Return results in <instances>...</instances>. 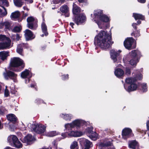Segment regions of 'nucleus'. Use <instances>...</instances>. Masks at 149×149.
Listing matches in <instances>:
<instances>
[{"mask_svg": "<svg viewBox=\"0 0 149 149\" xmlns=\"http://www.w3.org/2000/svg\"><path fill=\"white\" fill-rule=\"evenodd\" d=\"M60 10L62 13H65V17H68L69 16V8L67 6L63 5L60 8Z\"/></svg>", "mask_w": 149, "mask_h": 149, "instance_id": "6ab92c4d", "label": "nucleus"}, {"mask_svg": "<svg viewBox=\"0 0 149 149\" xmlns=\"http://www.w3.org/2000/svg\"><path fill=\"white\" fill-rule=\"evenodd\" d=\"M136 77L135 79L133 78H127L125 79V82L127 84H130L134 83L137 80H140L142 78V75L141 74H138L136 76Z\"/></svg>", "mask_w": 149, "mask_h": 149, "instance_id": "4468645a", "label": "nucleus"}, {"mask_svg": "<svg viewBox=\"0 0 149 149\" xmlns=\"http://www.w3.org/2000/svg\"><path fill=\"white\" fill-rule=\"evenodd\" d=\"M13 37H14V38H13V39H16V40L17 41L19 40L21 37V36H20L19 35L17 34H16V35L13 36Z\"/></svg>", "mask_w": 149, "mask_h": 149, "instance_id": "49530a36", "label": "nucleus"}, {"mask_svg": "<svg viewBox=\"0 0 149 149\" xmlns=\"http://www.w3.org/2000/svg\"><path fill=\"white\" fill-rule=\"evenodd\" d=\"M109 33L101 31L95 37L94 44L96 46H99L101 48L106 49L108 48L113 43L111 41V31Z\"/></svg>", "mask_w": 149, "mask_h": 149, "instance_id": "f257e3e1", "label": "nucleus"}, {"mask_svg": "<svg viewBox=\"0 0 149 149\" xmlns=\"http://www.w3.org/2000/svg\"><path fill=\"white\" fill-rule=\"evenodd\" d=\"M35 102L37 104H40L41 103H43L44 102L42 100L37 98L35 100Z\"/></svg>", "mask_w": 149, "mask_h": 149, "instance_id": "a19ab883", "label": "nucleus"}, {"mask_svg": "<svg viewBox=\"0 0 149 149\" xmlns=\"http://www.w3.org/2000/svg\"><path fill=\"white\" fill-rule=\"evenodd\" d=\"M35 140V138L31 134H29L25 136L22 140V142L27 144L31 143Z\"/></svg>", "mask_w": 149, "mask_h": 149, "instance_id": "ddd939ff", "label": "nucleus"}, {"mask_svg": "<svg viewBox=\"0 0 149 149\" xmlns=\"http://www.w3.org/2000/svg\"><path fill=\"white\" fill-rule=\"evenodd\" d=\"M29 15V13H25L23 15V18H25L26 17L28 16Z\"/></svg>", "mask_w": 149, "mask_h": 149, "instance_id": "864d4df0", "label": "nucleus"}, {"mask_svg": "<svg viewBox=\"0 0 149 149\" xmlns=\"http://www.w3.org/2000/svg\"><path fill=\"white\" fill-rule=\"evenodd\" d=\"M136 25V23H133L132 24V26L133 27V28L135 29V30L137 29Z\"/></svg>", "mask_w": 149, "mask_h": 149, "instance_id": "5fc2aeb1", "label": "nucleus"}, {"mask_svg": "<svg viewBox=\"0 0 149 149\" xmlns=\"http://www.w3.org/2000/svg\"><path fill=\"white\" fill-rule=\"evenodd\" d=\"M6 110L3 107H0V115H3L5 113Z\"/></svg>", "mask_w": 149, "mask_h": 149, "instance_id": "79ce46f5", "label": "nucleus"}, {"mask_svg": "<svg viewBox=\"0 0 149 149\" xmlns=\"http://www.w3.org/2000/svg\"><path fill=\"white\" fill-rule=\"evenodd\" d=\"M93 140H95L97 137V134L95 132H93L91 134H90L89 136Z\"/></svg>", "mask_w": 149, "mask_h": 149, "instance_id": "4c0bfd02", "label": "nucleus"}, {"mask_svg": "<svg viewBox=\"0 0 149 149\" xmlns=\"http://www.w3.org/2000/svg\"><path fill=\"white\" fill-rule=\"evenodd\" d=\"M41 29L42 32L45 34V36H47L48 33L47 31V28L45 22H43L41 24Z\"/></svg>", "mask_w": 149, "mask_h": 149, "instance_id": "cd10ccee", "label": "nucleus"}, {"mask_svg": "<svg viewBox=\"0 0 149 149\" xmlns=\"http://www.w3.org/2000/svg\"><path fill=\"white\" fill-rule=\"evenodd\" d=\"M129 147L133 149H135L136 147L138 146L137 142L135 141H131L129 144Z\"/></svg>", "mask_w": 149, "mask_h": 149, "instance_id": "7c9ffc66", "label": "nucleus"}, {"mask_svg": "<svg viewBox=\"0 0 149 149\" xmlns=\"http://www.w3.org/2000/svg\"><path fill=\"white\" fill-rule=\"evenodd\" d=\"M8 52L5 51H2L0 52V57L1 59L4 60L8 56Z\"/></svg>", "mask_w": 149, "mask_h": 149, "instance_id": "c85d7f7f", "label": "nucleus"}, {"mask_svg": "<svg viewBox=\"0 0 149 149\" xmlns=\"http://www.w3.org/2000/svg\"><path fill=\"white\" fill-rule=\"evenodd\" d=\"M68 75L67 74L66 75L63 74L62 76V79L63 80H65L68 79Z\"/></svg>", "mask_w": 149, "mask_h": 149, "instance_id": "de8ad7c7", "label": "nucleus"}, {"mask_svg": "<svg viewBox=\"0 0 149 149\" xmlns=\"http://www.w3.org/2000/svg\"><path fill=\"white\" fill-rule=\"evenodd\" d=\"M138 2L141 3H143L146 2V0H137Z\"/></svg>", "mask_w": 149, "mask_h": 149, "instance_id": "4d7b16f0", "label": "nucleus"}, {"mask_svg": "<svg viewBox=\"0 0 149 149\" xmlns=\"http://www.w3.org/2000/svg\"><path fill=\"white\" fill-rule=\"evenodd\" d=\"M53 2L54 3H55V4L58 3H59L57 1H56L55 0H53Z\"/></svg>", "mask_w": 149, "mask_h": 149, "instance_id": "69168bd1", "label": "nucleus"}, {"mask_svg": "<svg viewBox=\"0 0 149 149\" xmlns=\"http://www.w3.org/2000/svg\"><path fill=\"white\" fill-rule=\"evenodd\" d=\"M73 21L77 25H79L85 21L86 17L83 14H80L79 16L77 17L75 16L73 18Z\"/></svg>", "mask_w": 149, "mask_h": 149, "instance_id": "9d476101", "label": "nucleus"}, {"mask_svg": "<svg viewBox=\"0 0 149 149\" xmlns=\"http://www.w3.org/2000/svg\"><path fill=\"white\" fill-rule=\"evenodd\" d=\"M5 78L6 79H8L10 78L13 79L14 81L15 82L17 81V74L14 72L10 71H6L3 74Z\"/></svg>", "mask_w": 149, "mask_h": 149, "instance_id": "0eeeda50", "label": "nucleus"}, {"mask_svg": "<svg viewBox=\"0 0 149 149\" xmlns=\"http://www.w3.org/2000/svg\"><path fill=\"white\" fill-rule=\"evenodd\" d=\"M11 46V41L5 35L0 34V49L9 48Z\"/></svg>", "mask_w": 149, "mask_h": 149, "instance_id": "39448f33", "label": "nucleus"}, {"mask_svg": "<svg viewBox=\"0 0 149 149\" xmlns=\"http://www.w3.org/2000/svg\"><path fill=\"white\" fill-rule=\"evenodd\" d=\"M10 92L12 94H15L16 93V91L14 89L11 90H10Z\"/></svg>", "mask_w": 149, "mask_h": 149, "instance_id": "bf43d9fd", "label": "nucleus"}, {"mask_svg": "<svg viewBox=\"0 0 149 149\" xmlns=\"http://www.w3.org/2000/svg\"><path fill=\"white\" fill-rule=\"evenodd\" d=\"M130 70L129 69H127L126 71V74H127L128 76L130 74Z\"/></svg>", "mask_w": 149, "mask_h": 149, "instance_id": "603ef678", "label": "nucleus"}, {"mask_svg": "<svg viewBox=\"0 0 149 149\" xmlns=\"http://www.w3.org/2000/svg\"><path fill=\"white\" fill-rule=\"evenodd\" d=\"M86 0H78L79 1L80 3H82L84 1H85Z\"/></svg>", "mask_w": 149, "mask_h": 149, "instance_id": "0e129e2a", "label": "nucleus"}, {"mask_svg": "<svg viewBox=\"0 0 149 149\" xmlns=\"http://www.w3.org/2000/svg\"><path fill=\"white\" fill-rule=\"evenodd\" d=\"M80 8L78 7L76 4L74 3L73 5L72 11L73 14L77 15L79 14L80 12Z\"/></svg>", "mask_w": 149, "mask_h": 149, "instance_id": "5701e85b", "label": "nucleus"}, {"mask_svg": "<svg viewBox=\"0 0 149 149\" xmlns=\"http://www.w3.org/2000/svg\"><path fill=\"white\" fill-rule=\"evenodd\" d=\"M20 13L18 11H16L11 13L10 17L11 18H18L20 15Z\"/></svg>", "mask_w": 149, "mask_h": 149, "instance_id": "f704fd0d", "label": "nucleus"}, {"mask_svg": "<svg viewBox=\"0 0 149 149\" xmlns=\"http://www.w3.org/2000/svg\"><path fill=\"white\" fill-rule=\"evenodd\" d=\"M4 26H5L6 29H8L10 26V24L9 22H4Z\"/></svg>", "mask_w": 149, "mask_h": 149, "instance_id": "09e8293b", "label": "nucleus"}, {"mask_svg": "<svg viewBox=\"0 0 149 149\" xmlns=\"http://www.w3.org/2000/svg\"><path fill=\"white\" fill-rule=\"evenodd\" d=\"M21 26H16L14 28L12 31L14 32H19L21 30Z\"/></svg>", "mask_w": 149, "mask_h": 149, "instance_id": "58836bf2", "label": "nucleus"}, {"mask_svg": "<svg viewBox=\"0 0 149 149\" xmlns=\"http://www.w3.org/2000/svg\"><path fill=\"white\" fill-rule=\"evenodd\" d=\"M36 85V84H32L31 85V87H34Z\"/></svg>", "mask_w": 149, "mask_h": 149, "instance_id": "680f3d73", "label": "nucleus"}, {"mask_svg": "<svg viewBox=\"0 0 149 149\" xmlns=\"http://www.w3.org/2000/svg\"><path fill=\"white\" fill-rule=\"evenodd\" d=\"M83 135L82 132L77 131H71L68 133V135L71 137H79Z\"/></svg>", "mask_w": 149, "mask_h": 149, "instance_id": "dca6fc26", "label": "nucleus"}, {"mask_svg": "<svg viewBox=\"0 0 149 149\" xmlns=\"http://www.w3.org/2000/svg\"><path fill=\"white\" fill-rule=\"evenodd\" d=\"M23 9L25 10H26L27 11H28L29 10V9L28 8H27L26 6H24L23 7Z\"/></svg>", "mask_w": 149, "mask_h": 149, "instance_id": "052dcab7", "label": "nucleus"}, {"mask_svg": "<svg viewBox=\"0 0 149 149\" xmlns=\"http://www.w3.org/2000/svg\"><path fill=\"white\" fill-rule=\"evenodd\" d=\"M28 46L27 44H24L23 43H22L18 45L17 49V52L20 54L22 55L23 47H25L26 48H28Z\"/></svg>", "mask_w": 149, "mask_h": 149, "instance_id": "f3484780", "label": "nucleus"}, {"mask_svg": "<svg viewBox=\"0 0 149 149\" xmlns=\"http://www.w3.org/2000/svg\"><path fill=\"white\" fill-rule=\"evenodd\" d=\"M57 134L56 131H53L47 132L46 134V135L48 136L52 137L56 136Z\"/></svg>", "mask_w": 149, "mask_h": 149, "instance_id": "c9c22d12", "label": "nucleus"}, {"mask_svg": "<svg viewBox=\"0 0 149 149\" xmlns=\"http://www.w3.org/2000/svg\"><path fill=\"white\" fill-rule=\"evenodd\" d=\"M35 19L32 17H28L27 21V25L28 28L31 29H35V27L34 26V22Z\"/></svg>", "mask_w": 149, "mask_h": 149, "instance_id": "2eb2a0df", "label": "nucleus"}, {"mask_svg": "<svg viewBox=\"0 0 149 149\" xmlns=\"http://www.w3.org/2000/svg\"><path fill=\"white\" fill-rule=\"evenodd\" d=\"M91 147L88 146H85V148L84 149H89Z\"/></svg>", "mask_w": 149, "mask_h": 149, "instance_id": "338daca9", "label": "nucleus"}, {"mask_svg": "<svg viewBox=\"0 0 149 149\" xmlns=\"http://www.w3.org/2000/svg\"><path fill=\"white\" fill-rule=\"evenodd\" d=\"M133 16L136 19V20L138 19H140L142 20L144 19V17L142 15L134 13L133 14Z\"/></svg>", "mask_w": 149, "mask_h": 149, "instance_id": "2f4dec72", "label": "nucleus"}, {"mask_svg": "<svg viewBox=\"0 0 149 149\" xmlns=\"http://www.w3.org/2000/svg\"><path fill=\"white\" fill-rule=\"evenodd\" d=\"M62 136L63 137V138H65L67 137L68 135V133H64L62 134Z\"/></svg>", "mask_w": 149, "mask_h": 149, "instance_id": "3c124183", "label": "nucleus"}, {"mask_svg": "<svg viewBox=\"0 0 149 149\" xmlns=\"http://www.w3.org/2000/svg\"><path fill=\"white\" fill-rule=\"evenodd\" d=\"M91 16L93 18V20L97 24L101 29L104 28V26H102V22H107L110 21V17L103 15L102 11L100 10H95L93 15L91 14Z\"/></svg>", "mask_w": 149, "mask_h": 149, "instance_id": "f03ea898", "label": "nucleus"}, {"mask_svg": "<svg viewBox=\"0 0 149 149\" xmlns=\"http://www.w3.org/2000/svg\"><path fill=\"white\" fill-rule=\"evenodd\" d=\"M81 141H83L84 142L85 146H88L91 147L92 146V144L91 142L87 139H80Z\"/></svg>", "mask_w": 149, "mask_h": 149, "instance_id": "72a5a7b5", "label": "nucleus"}, {"mask_svg": "<svg viewBox=\"0 0 149 149\" xmlns=\"http://www.w3.org/2000/svg\"><path fill=\"white\" fill-rule=\"evenodd\" d=\"M142 90L143 92H146L147 91L146 84H143L142 85Z\"/></svg>", "mask_w": 149, "mask_h": 149, "instance_id": "c03bdc74", "label": "nucleus"}, {"mask_svg": "<svg viewBox=\"0 0 149 149\" xmlns=\"http://www.w3.org/2000/svg\"><path fill=\"white\" fill-rule=\"evenodd\" d=\"M39 124L37 123H35L31 124V123H29L28 125V126L30 128L32 131L37 132V130L38 129V125Z\"/></svg>", "mask_w": 149, "mask_h": 149, "instance_id": "b1692460", "label": "nucleus"}, {"mask_svg": "<svg viewBox=\"0 0 149 149\" xmlns=\"http://www.w3.org/2000/svg\"><path fill=\"white\" fill-rule=\"evenodd\" d=\"M111 143L110 142H107V143H102L100 144L101 146L102 147V149H103L104 148H105L107 149V146L110 145Z\"/></svg>", "mask_w": 149, "mask_h": 149, "instance_id": "e433bc0d", "label": "nucleus"}, {"mask_svg": "<svg viewBox=\"0 0 149 149\" xmlns=\"http://www.w3.org/2000/svg\"><path fill=\"white\" fill-rule=\"evenodd\" d=\"M2 3L4 6H8V3L7 0H3Z\"/></svg>", "mask_w": 149, "mask_h": 149, "instance_id": "8fccbe9b", "label": "nucleus"}, {"mask_svg": "<svg viewBox=\"0 0 149 149\" xmlns=\"http://www.w3.org/2000/svg\"><path fill=\"white\" fill-rule=\"evenodd\" d=\"M124 87L125 88L128 92L134 91L136 90L137 88V85L134 83L130 84V86H128V88H127L125 84L124 85Z\"/></svg>", "mask_w": 149, "mask_h": 149, "instance_id": "aec40b11", "label": "nucleus"}, {"mask_svg": "<svg viewBox=\"0 0 149 149\" xmlns=\"http://www.w3.org/2000/svg\"><path fill=\"white\" fill-rule=\"evenodd\" d=\"M25 36L26 40H29L33 39L34 37L31 31L26 29L24 31Z\"/></svg>", "mask_w": 149, "mask_h": 149, "instance_id": "a211bd4d", "label": "nucleus"}, {"mask_svg": "<svg viewBox=\"0 0 149 149\" xmlns=\"http://www.w3.org/2000/svg\"><path fill=\"white\" fill-rule=\"evenodd\" d=\"M4 26V22H0V29L2 28Z\"/></svg>", "mask_w": 149, "mask_h": 149, "instance_id": "6e6d98bb", "label": "nucleus"}, {"mask_svg": "<svg viewBox=\"0 0 149 149\" xmlns=\"http://www.w3.org/2000/svg\"><path fill=\"white\" fill-rule=\"evenodd\" d=\"M22 61L19 58L14 57L11 59L10 65L12 67H17L22 65Z\"/></svg>", "mask_w": 149, "mask_h": 149, "instance_id": "1a4fd4ad", "label": "nucleus"}, {"mask_svg": "<svg viewBox=\"0 0 149 149\" xmlns=\"http://www.w3.org/2000/svg\"><path fill=\"white\" fill-rule=\"evenodd\" d=\"M132 130L129 128H125L124 129L122 132L123 138L126 139L129 138L132 134Z\"/></svg>", "mask_w": 149, "mask_h": 149, "instance_id": "f8f14e48", "label": "nucleus"}, {"mask_svg": "<svg viewBox=\"0 0 149 149\" xmlns=\"http://www.w3.org/2000/svg\"><path fill=\"white\" fill-rule=\"evenodd\" d=\"M146 125L147 128L149 130V120L147 121L146 123Z\"/></svg>", "mask_w": 149, "mask_h": 149, "instance_id": "13d9d810", "label": "nucleus"}, {"mask_svg": "<svg viewBox=\"0 0 149 149\" xmlns=\"http://www.w3.org/2000/svg\"><path fill=\"white\" fill-rule=\"evenodd\" d=\"M46 130V127L44 125L42 124H39L38 125L37 133L39 134H42L44 133Z\"/></svg>", "mask_w": 149, "mask_h": 149, "instance_id": "4be33fe9", "label": "nucleus"}, {"mask_svg": "<svg viewBox=\"0 0 149 149\" xmlns=\"http://www.w3.org/2000/svg\"><path fill=\"white\" fill-rule=\"evenodd\" d=\"M134 41V40L132 38H127L124 42V45L125 47L128 49H131L132 45Z\"/></svg>", "mask_w": 149, "mask_h": 149, "instance_id": "9b49d317", "label": "nucleus"}, {"mask_svg": "<svg viewBox=\"0 0 149 149\" xmlns=\"http://www.w3.org/2000/svg\"><path fill=\"white\" fill-rule=\"evenodd\" d=\"M15 5L18 7H21L23 4L22 0H13Z\"/></svg>", "mask_w": 149, "mask_h": 149, "instance_id": "473e14b6", "label": "nucleus"}, {"mask_svg": "<svg viewBox=\"0 0 149 149\" xmlns=\"http://www.w3.org/2000/svg\"><path fill=\"white\" fill-rule=\"evenodd\" d=\"M89 123L88 122H86L82 120L77 119L74 120L71 123L66 124L65 125V127L66 130H71L75 127H79L83 125L86 126Z\"/></svg>", "mask_w": 149, "mask_h": 149, "instance_id": "7ed1b4c3", "label": "nucleus"}, {"mask_svg": "<svg viewBox=\"0 0 149 149\" xmlns=\"http://www.w3.org/2000/svg\"><path fill=\"white\" fill-rule=\"evenodd\" d=\"M7 87L6 86L4 92V95L6 97L8 96L9 94V92L7 89Z\"/></svg>", "mask_w": 149, "mask_h": 149, "instance_id": "a18cd8bd", "label": "nucleus"}, {"mask_svg": "<svg viewBox=\"0 0 149 149\" xmlns=\"http://www.w3.org/2000/svg\"><path fill=\"white\" fill-rule=\"evenodd\" d=\"M137 23L138 24H139L141 23V21L138 20L137 21Z\"/></svg>", "mask_w": 149, "mask_h": 149, "instance_id": "774afa93", "label": "nucleus"}, {"mask_svg": "<svg viewBox=\"0 0 149 149\" xmlns=\"http://www.w3.org/2000/svg\"><path fill=\"white\" fill-rule=\"evenodd\" d=\"M7 119L10 121L15 122L17 120L15 116L13 114H10L6 116Z\"/></svg>", "mask_w": 149, "mask_h": 149, "instance_id": "a878e982", "label": "nucleus"}, {"mask_svg": "<svg viewBox=\"0 0 149 149\" xmlns=\"http://www.w3.org/2000/svg\"><path fill=\"white\" fill-rule=\"evenodd\" d=\"M32 76L31 72L27 69H26L25 70L21 72V77L22 78H26L28 79L27 80H25V83H27L29 82V79Z\"/></svg>", "mask_w": 149, "mask_h": 149, "instance_id": "6e6552de", "label": "nucleus"}, {"mask_svg": "<svg viewBox=\"0 0 149 149\" xmlns=\"http://www.w3.org/2000/svg\"><path fill=\"white\" fill-rule=\"evenodd\" d=\"M114 73L117 77L120 78L123 75L124 72L121 69L118 68L115 70Z\"/></svg>", "mask_w": 149, "mask_h": 149, "instance_id": "393cba45", "label": "nucleus"}, {"mask_svg": "<svg viewBox=\"0 0 149 149\" xmlns=\"http://www.w3.org/2000/svg\"><path fill=\"white\" fill-rule=\"evenodd\" d=\"M8 141L10 145L17 148H20L22 147V144L15 135H12L8 136Z\"/></svg>", "mask_w": 149, "mask_h": 149, "instance_id": "423d86ee", "label": "nucleus"}, {"mask_svg": "<svg viewBox=\"0 0 149 149\" xmlns=\"http://www.w3.org/2000/svg\"><path fill=\"white\" fill-rule=\"evenodd\" d=\"M93 127H88L86 129V133H88L90 134H91L93 133Z\"/></svg>", "mask_w": 149, "mask_h": 149, "instance_id": "ea45409f", "label": "nucleus"}, {"mask_svg": "<svg viewBox=\"0 0 149 149\" xmlns=\"http://www.w3.org/2000/svg\"><path fill=\"white\" fill-rule=\"evenodd\" d=\"M74 25V24L72 22H71L70 23V25L72 26V27L73 28V26Z\"/></svg>", "mask_w": 149, "mask_h": 149, "instance_id": "e2e57ef3", "label": "nucleus"}, {"mask_svg": "<svg viewBox=\"0 0 149 149\" xmlns=\"http://www.w3.org/2000/svg\"><path fill=\"white\" fill-rule=\"evenodd\" d=\"M61 117L66 120L70 121L71 119L72 116L71 114H61L60 115Z\"/></svg>", "mask_w": 149, "mask_h": 149, "instance_id": "bb28decb", "label": "nucleus"}, {"mask_svg": "<svg viewBox=\"0 0 149 149\" xmlns=\"http://www.w3.org/2000/svg\"><path fill=\"white\" fill-rule=\"evenodd\" d=\"M132 36H134L135 37H137L140 36L139 31H138L134 32L132 33Z\"/></svg>", "mask_w": 149, "mask_h": 149, "instance_id": "37998d69", "label": "nucleus"}, {"mask_svg": "<svg viewBox=\"0 0 149 149\" xmlns=\"http://www.w3.org/2000/svg\"><path fill=\"white\" fill-rule=\"evenodd\" d=\"M70 149H79V146L77 142L76 141H73L70 146Z\"/></svg>", "mask_w": 149, "mask_h": 149, "instance_id": "c756f323", "label": "nucleus"}, {"mask_svg": "<svg viewBox=\"0 0 149 149\" xmlns=\"http://www.w3.org/2000/svg\"><path fill=\"white\" fill-rule=\"evenodd\" d=\"M141 56V52L138 50L132 51L127 56L130 59L129 61L130 64L132 66L136 65L138 62V58Z\"/></svg>", "mask_w": 149, "mask_h": 149, "instance_id": "20e7f679", "label": "nucleus"}, {"mask_svg": "<svg viewBox=\"0 0 149 149\" xmlns=\"http://www.w3.org/2000/svg\"><path fill=\"white\" fill-rule=\"evenodd\" d=\"M110 54L111 58L113 60L114 62L117 61V56L118 55V53L114 50H111L110 51Z\"/></svg>", "mask_w": 149, "mask_h": 149, "instance_id": "412c9836", "label": "nucleus"}]
</instances>
